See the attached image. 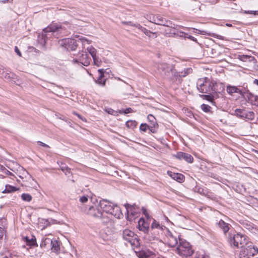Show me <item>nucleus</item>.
Segmentation results:
<instances>
[{
  "instance_id": "f257e3e1",
  "label": "nucleus",
  "mask_w": 258,
  "mask_h": 258,
  "mask_svg": "<svg viewBox=\"0 0 258 258\" xmlns=\"http://www.w3.org/2000/svg\"><path fill=\"white\" fill-rule=\"evenodd\" d=\"M99 207L103 212L109 214L118 219L123 217V214L119 207L114 205L106 200L100 201Z\"/></svg>"
},
{
  "instance_id": "f03ea898",
  "label": "nucleus",
  "mask_w": 258,
  "mask_h": 258,
  "mask_svg": "<svg viewBox=\"0 0 258 258\" xmlns=\"http://www.w3.org/2000/svg\"><path fill=\"white\" fill-rule=\"evenodd\" d=\"M157 69L164 78L175 82V78L178 74L173 66L166 63H161L158 64Z\"/></svg>"
},
{
  "instance_id": "7ed1b4c3",
  "label": "nucleus",
  "mask_w": 258,
  "mask_h": 258,
  "mask_svg": "<svg viewBox=\"0 0 258 258\" xmlns=\"http://www.w3.org/2000/svg\"><path fill=\"white\" fill-rule=\"evenodd\" d=\"M226 240L229 244L234 248H242L245 243V237L244 235L234 231L232 232V231L227 235Z\"/></svg>"
},
{
  "instance_id": "20e7f679",
  "label": "nucleus",
  "mask_w": 258,
  "mask_h": 258,
  "mask_svg": "<svg viewBox=\"0 0 258 258\" xmlns=\"http://www.w3.org/2000/svg\"><path fill=\"white\" fill-rule=\"evenodd\" d=\"M175 251L181 256L188 257L192 255L194 250L188 241L182 238L179 239V243L177 245Z\"/></svg>"
},
{
  "instance_id": "39448f33",
  "label": "nucleus",
  "mask_w": 258,
  "mask_h": 258,
  "mask_svg": "<svg viewBox=\"0 0 258 258\" xmlns=\"http://www.w3.org/2000/svg\"><path fill=\"white\" fill-rule=\"evenodd\" d=\"M165 235L164 240L169 246L174 247L177 246L179 243V239H182L180 235L175 231L172 232L169 229H165L164 232Z\"/></svg>"
},
{
  "instance_id": "423d86ee",
  "label": "nucleus",
  "mask_w": 258,
  "mask_h": 258,
  "mask_svg": "<svg viewBox=\"0 0 258 258\" xmlns=\"http://www.w3.org/2000/svg\"><path fill=\"white\" fill-rule=\"evenodd\" d=\"M64 27L58 23H52L50 24L48 27L43 30L42 34V41L41 43L45 44L46 43V39L47 38V33L51 32L54 34L57 32L58 34H60L63 32Z\"/></svg>"
},
{
  "instance_id": "0eeeda50",
  "label": "nucleus",
  "mask_w": 258,
  "mask_h": 258,
  "mask_svg": "<svg viewBox=\"0 0 258 258\" xmlns=\"http://www.w3.org/2000/svg\"><path fill=\"white\" fill-rule=\"evenodd\" d=\"M57 44L62 49L69 51L76 50L78 46L77 41L71 38L60 39L58 41Z\"/></svg>"
},
{
  "instance_id": "6e6552de",
  "label": "nucleus",
  "mask_w": 258,
  "mask_h": 258,
  "mask_svg": "<svg viewBox=\"0 0 258 258\" xmlns=\"http://www.w3.org/2000/svg\"><path fill=\"white\" fill-rule=\"evenodd\" d=\"M258 253V248L252 243L242 247L239 252V258H251Z\"/></svg>"
},
{
  "instance_id": "1a4fd4ad",
  "label": "nucleus",
  "mask_w": 258,
  "mask_h": 258,
  "mask_svg": "<svg viewBox=\"0 0 258 258\" xmlns=\"http://www.w3.org/2000/svg\"><path fill=\"white\" fill-rule=\"evenodd\" d=\"M122 236L123 239L130 243L132 246L137 247L140 245L137 235L133 231L129 229H125L123 231Z\"/></svg>"
},
{
  "instance_id": "9d476101",
  "label": "nucleus",
  "mask_w": 258,
  "mask_h": 258,
  "mask_svg": "<svg viewBox=\"0 0 258 258\" xmlns=\"http://www.w3.org/2000/svg\"><path fill=\"white\" fill-rule=\"evenodd\" d=\"M222 86V84H218L214 81H211L210 79L207 80L205 82V86L201 91L202 93H206L212 94V93H217L218 91L216 87L218 86Z\"/></svg>"
},
{
  "instance_id": "9b49d317",
  "label": "nucleus",
  "mask_w": 258,
  "mask_h": 258,
  "mask_svg": "<svg viewBox=\"0 0 258 258\" xmlns=\"http://www.w3.org/2000/svg\"><path fill=\"white\" fill-rule=\"evenodd\" d=\"M74 62L80 63L84 66H88L90 62V58L86 52H79L77 57L73 60Z\"/></svg>"
},
{
  "instance_id": "f8f14e48",
  "label": "nucleus",
  "mask_w": 258,
  "mask_h": 258,
  "mask_svg": "<svg viewBox=\"0 0 258 258\" xmlns=\"http://www.w3.org/2000/svg\"><path fill=\"white\" fill-rule=\"evenodd\" d=\"M151 22L159 25H163L167 27H170L171 22L170 21L167 20L165 18H163L160 15L154 16L152 18V21Z\"/></svg>"
},
{
  "instance_id": "ddd939ff",
  "label": "nucleus",
  "mask_w": 258,
  "mask_h": 258,
  "mask_svg": "<svg viewBox=\"0 0 258 258\" xmlns=\"http://www.w3.org/2000/svg\"><path fill=\"white\" fill-rule=\"evenodd\" d=\"M173 156L180 160H184L189 163H191L194 161V158L190 154L183 152H178Z\"/></svg>"
},
{
  "instance_id": "4468645a",
  "label": "nucleus",
  "mask_w": 258,
  "mask_h": 258,
  "mask_svg": "<svg viewBox=\"0 0 258 258\" xmlns=\"http://www.w3.org/2000/svg\"><path fill=\"white\" fill-rule=\"evenodd\" d=\"M149 221L150 220H146L143 218H140L138 221V224L139 230L143 231L144 233H148L150 229Z\"/></svg>"
},
{
  "instance_id": "2eb2a0df",
  "label": "nucleus",
  "mask_w": 258,
  "mask_h": 258,
  "mask_svg": "<svg viewBox=\"0 0 258 258\" xmlns=\"http://www.w3.org/2000/svg\"><path fill=\"white\" fill-rule=\"evenodd\" d=\"M149 122V130L152 133H156L158 128V124L157 122L156 119L152 114H149L147 117Z\"/></svg>"
},
{
  "instance_id": "dca6fc26",
  "label": "nucleus",
  "mask_w": 258,
  "mask_h": 258,
  "mask_svg": "<svg viewBox=\"0 0 258 258\" xmlns=\"http://www.w3.org/2000/svg\"><path fill=\"white\" fill-rule=\"evenodd\" d=\"M87 213L89 215L95 218H101L103 215L101 209L93 206L89 208Z\"/></svg>"
},
{
  "instance_id": "f3484780",
  "label": "nucleus",
  "mask_w": 258,
  "mask_h": 258,
  "mask_svg": "<svg viewBox=\"0 0 258 258\" xmlns=\"http://www.w3.org/2000/svg\"><path fill=\"white\" fill-rule=\"evenodd\" d=\"M226 91L227 93L232 95L234 93H238L242 96H244L246 91H242L239 88L234 86L228 85L227 86Z\"/></svg>"
},
{
  "instance_id": "a211bd4d",
  "label": "nucleus",
  "mask_w": 258,
  "mask_h": 258,
  "mask_svg": "<svg viewBox=\"0 0 258 258\" xmlns=\"http://www.w3.org/2000/svg\"><path fill=\"white\" fill-rule=\"evenodd\" d=\"M217 224L219 227L222 230L226 238L227 237V235L229 234L230 232H229V230L230 225L222 220H220Z\"/></svg>"
},
{
  "instance_id": "6ab92c4d",
  "label": "nucleus",
  "mask_w": 258,
  "mask_h": 258,
  "mask_svg": "<svg viewBox=\"0 0 258 258\" xmlns=\"http://www.w3.org/2000/svg\"><path fill=\"white\" fill-rule=\"evenodd\" d=\"M167 173L172 178L178 182L181 183L184 181L185 177L181 173H174L171 171H168Z\"/></svg>"
},
{
  "instance_id": "aec40b11",
  "label": "nucleus",
  "mask_w": 258,
  "mask_h": 258,
  "mask_svg": "<svg viewBox=\"0 0 258 258\" xmlns=\"http://www.w3.org/2000/svg\"><path fill=\"white\" fill-rule=\"evenodd\" d=\"M247 97L248 101L253 105L258 107V96L254 95L247 90Z\"/></svg>"
},
{
  "instance_id": "412c9836",
  "label": "nucleus",
  "mask_w": 258,
  "mask_h": 258,
  "mask_svg": "<svg viewBox=\"0 0 258 258\" xmlns=\"http://www.w3.org/2000/svg\"><path fill=\"white\" fill-rule=\"evenodd\" d=\"M98 73H99V77L97 80H95V82L102 86H104L105 85L106 80L103 79L104 77V69H99L98 70Z\"/></svg>"
},
{
  "instance_id": "4be33fe9",
  "label": "nucleus",
  "mask_w": 258,
  "mask_h": 258,
  "mask_svg": "<svg viewBox=\"0 0 258 258\" xmlns=\"http://www.w3.org/2000/svg\"><path fill=\"white\" fill-rule=\"evenodd\" d=\"M247 110L245 109H236L234 110V115L241 119H245Z\"/></svg>"
},
{
  "instance_id": "5701e85b",
  "label": "nucleus",
  "mask_w": 258,
  "mask_h": 258,
  "mask_svg": "<svg viewBox=\"0 0 258 258\" xmlns=\"http://www.w3.org/2000/svg\"><path fill=\"white\" fill-rule=\"evenodd\" d=\"M60 168L61 171L66 174V175L68 176L69 178H71L72 176L71 169L68 167L66 164L61 163L60 165Z\"/></svg>"
},
{
  "instance_id": "b1692460",
  "label": "nucleus",
  "mask_w": 258,
  "mask_h": 258,
  "mask_svg": "<svg viewBox=\"0 0 258 258\" xmlns=\"http://www.w3.org/2000/svg\"><path fill=\"white\" fill-rule=\"evenodd\" d=\"M209 78L207 77H205L204 78H200L198 80L197 82V88L200 92L201 93V91L205 86V82H206L207 80Z\"/></svg>"
},
{
  "instance_id": "393cba45",
  "label": "nucleus",
  "mask_w": 258,
  "mask_h": 258,
  "mask_svg": "<svg viewBox=\"0 0 258 258\" xmlns=\"http://www.w3.org/2000/svg\"><path fill=\"white\" fill-rule=\"evenodd\" d=\"M151 229H158L163 230L164 232L165 231V229H167L165 226L161 225L159 222L157 221L155 219H153V222L151 226Z\"/></svg>"
},
{
  "instance_id": "a878e982",
  "label": "nucleus",
  "mask_w": 258,
  "mask_h": 258,
  "mask_svg": "<svg viewBox=\"0 0 258 258\" xmlns=\"http://www.w3.org/2000/svg\"><path fill=\"white\" fill-rule=\"evenodd\" d=\"M3 70V72L2 73H1V75H2V77H4L5 79H7V80H11L12 79H15L16 77V75L14 74V73H12V72H5L4 71V70Z\"/></svg>"
},
{
  "instance_id": "bb28decb",
  "label": "nucleus",
  "mask_w": 258,
  "mask_h": 258,
  "mask_svg": "<svg viewBox=\"0 0 258 258\" xmlns=\"http://www.w3.org/2000/svg\"><path fill=\"white\" fill-rule=\"evenodd\" d=\"M241 225L243 228L246 229L250 232H252L254 229L253 224L249 221H243L242 223H241Z\"/></svg>"
},
{
  "instance_id": "cd10ccee",
  "label": "nucleus",
  "mask_w": 258,
  "mask_h": 258,
  "mask_svg": "<svg viewBox=\"0 0 258 258\" xmlns=\"http://www.w3.org/2000/svg\"><path fill=\"white\" fill-rule=\"evenodd\" d=\"M154 253L151 251L143 250L139 253L140 258H153Z\"/></svg>"
},
{
  "instance_id": "c85d7f7f",
  "label": "nucleus",
  "mask_w": 258,
  "mask_h": 258,
  "mask_svg": "<svg viewBox=\"0 0 258 258\" xmlns=\"http://www.w3.org/2000/svg\"><path fill=\"white\" fill-rule=\"evenodd\" d=\"M52 239L49 238H45L43 239L40 244L41 247L46 248H49L50 247L51 244H52Z\"/></svg>"
},
{
  "instance_id": "c756f323",
  "label": "nucleus",
  "mask_w": 258,
  "mask_h": 258,
  "mask_svg": "<svg viewBox=\"0 0 258 258\" xmlns=\"http://www.w3.org/2000/svg\"><path fill=\"white\" fill-rule=\"evenodd\" d=\"M239 58L240 60L243 61H248L249 62L254 61L256 62V59L254 57L250 55H239Z\"/></svg>"
},
{
  "instance_id": "7c9ffc66",
  "label": "nucleus",
  "mask_w": 258,
  "mask_h": 258,
  "mask_svg": "<svg viewBox=\"0 0 258 258\" xmlns=\"http://www.w3.org/2000/svg\"><path fill=\"white\" fill-rule=\"evenodd\" d=\"M53 252H58L60 250L59 242L56 240H52L50 247Z\"/></svg>"
},
{
  "instance_id": "2f4dec72",
  "label": "nucleus",
  "mask_w": 258,
  "mask_h": 258,
  "mask_svg": "<svg viewBox=\"0 0 258 258\" xmlns=\"http://www.w3.org/2000/svg\"><path fill=\"white\" fill-rule=\"evenodd\" d=\"M26 242L27 245L31 246H34L37 245L36 243V240L35 237H33L31 239H29L28 237L26 236L25 238Z\"/></svg>"
},
{
  "instance_id": "473e14b6",
  "label": "nucleus",
  "mask_w": 258,
  "mask_h": 258,
  "mask_svg": "<svg viewBox=\"0 0 258 258\" xmlns=\"http://www.w3.org/2000/svg\"><path fill=\"white\" fill-rule=\"evenodd\" d=\"M17 188L15 186L10 185L9 184H7L5 186V189L3 191V193H10L12 192H14L17 190Z\"/></svg>"
},
{
  "instance_id": "72a5a7b5",
  "label": "nucleus",
  "mask_w": 258,
  "mask_h": 258,
  "mask_svg": "<svg viewBox=\"0 0 258 258\" xmlns=\"http://www.w3.org/2000/svg\"><path fill=\"white\" fill-rule=\"evenodd\" d=\"M137 123L135 120H128L126 122L125 125L127 128L133 129L136 127Z\"/></svg>"
},
{
  "instance_id": "f704fd0d",
  "label": "nucleus",
  "mask_w": 258,
  "mask_h": 258,
  "mask_svg": "<svg viewBox=\"0 0 258 258\" xmlns=\"http://www.w3.org/2000/svg\"><path fill=\"white\" fill-rule=\"evenodd\" d=\"M124 207H125V209H126V213H127V215L126 216V219L128 220H131V219H129L128 212H129V211H131V214L134 215V212L133 211V209H132L133 208V206L129 204L126 203L124 205Z\"/></svg>"
},
{
  "instance_id": "c9c22d12",
  "label": "nucleus",
  "mask_w": 258,
  "mask_h": 258,
  "mask_svg": "<svg viewBox=\"0 0 258 258\" xmlns=\"http://www.w3.org/2000/svg\"><path fill=\"white\" fill-rule=\"evenodd\" d=\"M136 28H137L138 29L141 30L145 35H146L150 37V34L152 33V32L150 30L142 27L140 24L139 25H137Z\"/></svg>"
},
{
  "instance_id": "e433bc0d",
  "label": "nucleus",
  "mask_w": 258,
  "mask_h": 258,
  "mask_svg": "<svg viewBox=\"0 0 258 258\" xmlns=\"http://www.w3.org/2000/svg\"><path fill=\"white\" fill-rule=\"evenodd\" d=\"M255 117V114L253 111H247V113L246 114V116L245 117V119L249 120H254Z\"/></svg>"
},
{
  "instance_id": "4c0bfd02",
  "label": "nucleus",
  "mask_w": 258,
  "mask_h": 258,
  "mask_svg": "<svg viewBox=\"0 0 258 258\" xmlns=\"http://www.w3.org/2000/svg\"><path fill=\"white\" fill-rule=\"evenodd\" d=\"M21 198L24 201L28 202H30L32 199V197L30 194L25 193L21 195Z\"/></svg>"
},
{
  "instance_id": "58836bf2",
  "label": "nucleus",
  "mask_w": 258,
  "mask_h": 258,
  "mask_svg": "<svg viewBox=\"0 0 258 258\" xmlns=\"http://www.w3.org/2000/svg\"><path fill=\"white\" fill-rule=\"evenodd\" d=\"M92 58L93 59L94 64L97 67H100L102 63V61L100 58L97 55Z\"/></svg>"
},
{
  "instance_id": "ea45409f",
  "label": "nucleus",
  "mask_w": 258,
  "mask_h": 258,
  "mask_svg": "<svg viewBox=\"0 0 258 258\" xmlns=\"http://www.w3.org/2000/svg\"><path fill=\"white\" fill-rule=\"evenodd\" d=\"M202 110L205 112L208 113L210 111L211 106L207 104H203L201 106Z\"/></svg>"
},
{
  "instance_id": "a19ab883",
  "label": "nucleus",
  "mask_w": 258,
  "mask_h": 258,
  "mask_svg": "<svg viewBox=\"0 0 258 258\" xmlns=\"http://www.w3.org/2000/svg\"><path fill=\"white\" fill-rule=\"evenodd\" d=\"M87 50L92 57L96 56V49L92 46L88 47Z\"/></svg>"
},
{
  "instance_id": "79ce46f5",
  "label": "nucleus",
  "mask_w": 258,
  "mask_h": 258,
  "mask_svg": "<svg viewBox=\"0 0 258 258\" xmlns=\"http://www.w3.org/2000/svg\"><path fill=\"white\" fill-rule=\"evenodd\" d=\"M203 99L208 100L210 102H213V96L211 94L209 95H200Z\"/></svg>"
},
{
  "instance_id": "37998d69",
  "label": "nucleus",
  "mask_w": 258,
  "mask_h": 258,
  "mask_svg": "<svg viewBox=\"0 0 258 258\" xmlns=\"http://www.w3.org/2000/svg\"><path fill=\"white\" fill-rule=\"evenodd\" d=\"M198 31H199L198 33H200L201 34H207L209 36H213L215 38H218V36H219L218 35H216V34H215L213 33L212 34L211 33H208L207 32H206V31H204V30H198Z\"/></svg>"
},
{
  "instance_id": "c03bdc74",
  "label": "nucleus",
  "mask_w": 258,
  "mask_h": 258,
  "mask_svg": "<svg viewBox=\"0 0 258 258\" xmlns=\"http://www.w3.org/2000/svg\"><path fill=\"white\" fill-rule=\"evenodd\" d=\"M147 129L149 130V125L146 123H142L140 126V130L143 132H146Z\"/></svg>"
},
{
  "instance_id": "a18cd8bd",
  "label": "nucleus",
  "mask_w": 258,
  "mask_h": 258,
  "mask_svg": "<svg viewBox=\"0 0 258 258\" xmlns=\"http://www.w3.org/2000/svg\"><path fill=\"white\" fill-rule=\"evenodd\" d=\"M121 23L123 25H129V26H134V27H136L137 25H140V24H138V23H134L132 21H122Z\"/></svg>"
},
{
  "instance_id": "49530a36",
  "label": "nucleus",
  "mask_w": 258,
  "mask_h": 258,
  "mask_svg": "<svg viewBox=\"0 0 258 258\" xmlns=\"http://www.w3.org/2000/svg\"><path fill=\"white\" fill-rule=\"evenodd\" d=\"M133 110L131 108H127L125 109H122L119 110L120 113L127 114L133 112Z\"/></svg>"
},
{
  "instance_id": "de8ad7c7",
  "label": "nucleus",
  "mask_w": 258,
  "mask_h": 258,
  "mask_svg": "<svg viewBox=\"0 0 258 258\" xmlns=\"http://www.w3.org/2000/svg\"><path fill=\"white\" fill-rule=\"evenodd\" d=\"M142 211L143 213L145 215V217H146L147 220H150L152 219L151 217L148 213L147 211L145 208H143Z\"/></svg>"
},
{
  "instance_id": "09e8293b",
  "label": "nucleus",
  "mask_w": 258,
  "mask_h": 258,
  "mask_svg": "<svg viewBox=\"0 0 258 258\" xmlns=\"http://www.w3.org/2000/svg\"><path fill=\"white\" fill-rule=\"evenodd\" d=\"M177 74L178 75L176 76V78H175V81H177L179 78L185 77L187 76L186 74H184V72L183 71L181 72H177Z\"/></svg>"
},
{
  "instance_id": "8fccbe9b",
  "label": "nucleus",
  "mask_w": 258,
  "mask_h": 258,
  "mask_svg": "<svg viewBox=\"0 0 258 258\" xmlns=\"http://www.w3.org/2000/svg\"><path fill=\"white\" fill-rule=\"evenodd\" d=\"M183 35H184V37H187V38L191 40H192L195 42H198L197 39L195 38L194 37L191 35H188L187 36H185V35H187V34H185L184 33H182V35H180V36H183Z\"/></svg>"
},
{
  "instance_id": "3c124183",
  "label": "nucleus",
  "mask_w": 258,
  "mask_h": 258,
  "mask_svg": "<svg viewBox=\"0 0 258 258\" xmlns=\"http://www.w3.org/2000/svg\"><path fill=\"white\" fill-rule=\"evenodd\" d=\"M106 111L110 114L115 115L116 113V112L111 108H107L106 109Z\"/></svg>"
},
{
  "instance_id": "603ef678",
  "label": "nucleus",
  "mask_w": 258,
  "mask_h": 258,
  "mask_svg": "<svg viewBox=\"0 0 258 258\" xmlns=\"http://www.w3.org/2000/svg\"><path fill=\"white\" fill-rule=\"evenodd\" d=\"M88 201V197L86 196H83L80 198V201L82 203H86Z\"/></svg>"
},
{
  "instance_id": "864d4df0",
  "label": "nucleus",
  "mask_w": 258,
  "mask_h": 258,
  "mask_svg": "<svg viewBox=\"0 0 258 258\" xmlns=\"http://www.w3.org/2000/svg\"><path fill=\"white\" fill-rule=\"evenodd\" d=\"M183 72H184V74L188 75L192 72V69L191 68L185 69Z\"/></svg>"
},
{
  "instance_id": "5fc2aeb1",
  "label": "nucleus",
  "mask_w": 258,
  "mask_h": 258,
  "mask_svg": "<svg viewBox=\"0 0 258 258\" xmlns=\"http://www.w3.org/2000/svg\"><path fill=\"white\" fill-rule=\"evenodd\" d=\"M37 143L39 145H40V146H42L43 147L49 148V146L48 145H46V144H45V143H43V142H42L41 141H38Z\"/></svg>"
},
{
  "instance_id": "6e6d98bb",
  "label": "nucleus",
  "mask_w": 258,
  "mask_h": 258,
  "mask_svg": "<svg viewBox=\"0 0 258 258\" xmlns=\"http://www.w3.org/2000/svg\"><path fill=\"white\" fill-rule=\"evenodd\" d=\"M15 51L19 56H21V53L17 46L15 47Z\"/></svg>"
},
{
  "instance_id": "4d7b16f0",
  "label": "nucleus",
  "mask_w": 258,
  "mask_h": 258,
  "mask_svg": "<svg viewBox=\"0 0 258 258\" xmlns=\"http://www.w3.org/2000/svg\"><path fill=\"white\" fill-rule=\"evenodd\" d=\"M4 233V229L0 227V240L2 239V238L3 237Z\"/></svg>"
},
{
  "instance_id": "13d9d810",
  "label": "nucleus",
  "mask_w": 258,
  "mask_h": 258,
  "mask_svg": "<svg viewBox=\"0 0 258 258\" xmlns=\"http://www.w3.org/2000/svg\"><path fill=\"white\" fill-rule=\"evenodd\" d=\"M198 192L199 193H200L201 195H204L205 194V192H204V189L201 188V187H199V188H198Z\"/></svg>"
},
{
  "instance_id": "bf43d9fd",
  "label": "nucleus",
  "mask_w": 258,
  "mask_h": 258,
  "mask_svg": "<svg viewBox=\"0 0 258 258\" xmlns=\"http://www.w3.org/2000/svg\"><path fill=\"white\" fill-rule=\"evenodd\" d=\"M4 172H5V173H6L7 175H13L12 172H11L10 171H9V170H8L6 169H5V170L4 171Z\"/></svg>"
},
{
  "instance_id": "052dcab7",
  "label": "nucleus",
  "mask_w": 258,
  "mask_h": 258,
  "mask_svg": "<svg viewBox=\"0 0 258 258\" xmlns=\"http://www.w3.org/2000/svg\"><path fill=\"white\" fill-rule=\"evenodd\" d=\"M13 0H4V1H1L2 3H3V4H6V3H8V2H12Z\"/></svg>"
},
{
  "instance_id": "680f3d73",
  "label": "nucleus",
  "mask_w": 258,
  "mask_h": 258,
  "mask_svg": "<svg viewBox=\"0 0 258 258\" xmlns=\"http://www.w3.org/2000/svg\"><path fill=\"white\" fill-rule=\"evenodd\" d=\"M253 84L258 86V79H254L253 80Z\"/></svg>"
},
{
  "instance_id": "e2e57ef3",
  "label": "nucleus",
  "mask_w": 258,
  "mask_h": 258,
  "mask_svg": "<svg viewBox=\"0 0 258 258\" xmlns=\"http://www.w3.org/2000/svg\"><path fill=\"white\" fill-rule=\"evenodd\" d=\"M75 114H76L79 118H80V119H82V117H81V116L80 114H78V113H75Z\"/></svg>"
},
{
  "instance_id": "0e129e2a",
  "label": "nucleus",
  "mask_w": 258,
  "mask_h": 258,
  "mask_svg": "<svg viewBox=\"0 0 258 258\" xmlns=\"http://www.w3.org/2000/svg\"><path fill=\"white\" fill-rule=\"evenodd\" d=\"M253 14H255V15H256V14L258 15V11H254Z\"/></svg>"
},
{
  "instance_id": "69168bd1",
  "label": "nucleus",
  "mask_w": 258,
  "mask_h": 258,
  "mask_svg": "<svg viewBox=\"0 0 258 258\" xmlns=\"http://www.w3.org/2000/svg\"><path fill=\"white\" fill-rule=\"evenodd\" d=\"M24 185H25L26 186H30V185H28V184H26V183H25V184H24Z\"/></svg>"
},
{
  "instance_id": "338daca9",
  "label": "nucleus",
  "mask_w": 258,
  "mask_h": 258,
  "mask_svg": "<svg viewBox=\"0 0 258 258\" xmlns=\"http://www.w3.org/2000/svg\"><path fill=\"white\" fill-rule=\"evenodd\" d=\"M30 179L32 180V181H34V180L33 179H32L31 176H30V177H29Z\"/></svg>"
},
{
  "instance_id": "774afa93",
  "label": "nucleus",
  "mask_w": 258,
  "mask_h": 258,
  "mask_svg": "<svg viewBox=\"0 0 258 258\" xmlns=\"http://www.w3.org/2000/svg\"><path fill=\"white\" fill-rule=\"evenodd\" d=\"M25 172L26 174H28V173L27 171H25Z\"/></svg>"
}]
</instances>
